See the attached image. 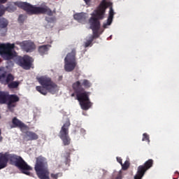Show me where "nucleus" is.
<instances>
[{"mask_svg":"<svg viewBox=\"0 0 179 179\" xmlns=\"http://www.w3.org/2000/svg\"><path fill=\"white\" fill-rule=\"evenodd\" d=\"M111 5H113L111 1L108 0H103L98 8L92 14V17L90 19V28L93 31L94 36L93 35H90L87 37L86 41L85 42V48L89 47V45L92 44L94 37H99V36L103 33V31H100V22H99V19H104V13L106 12V9H107L108 6H110L109 10V15L107 20L103 23L102 27L103 29H108V27L111 26L113 19H114V15H115L114 9H113Z\"/></svg>","mask_w":179,"mask_h":179,"instance_id":"nucleus-1","label":"nucleus"},{"mask_svg":"<svg viewBox=\"0 0 179 179\" xmlns=\"http://www.w3.org/2000/svg\"><path fill=\"white\" fill-rule=\"evenodd\" d=\"M10 162V164L17 167L19 170L22 173V174H26V176H31V170L33 168L29 166L24 159L22 157L16 155H8L3 154L0 156V170L5 169L8 166V162Z\"/></svg>","mask_w":179,"mask_h":179,"instance_id":"nucleus-2","label":"nucleus"},{"mask_svg":"<svg viewBox=\"0 0 179 179\" xmlns=\"http://www.w3.org/2000/svg\"><path fill=\"white\" fill-rule=\"evenodd\" d=\"M83 87L86 89L92 87V83L87 80H81L73 84V89L76 93V99L78 100L83 110H89L92 107V102L89 99L90 92L83 90Z\"/></svg>","mask_w":179,"mask_h":179,"instance_id":"nucleus-3","label":"nucleus"},{"mask_svg":"<svg viewBox=\"0 0 179 179\" xmlns=\"http://www.w3.org/2000/svg\"><path fill=\"white\" fill-rule=\"evenodd\" d=\"M16 6L21 8V9H24V10H26L29 15H37L38 13H46L48 16L52 15V11H51L47 6L37 7L22 1L8 3V6L6 7V10L12 13V12L16 10Z\"/></svg>","mask_w":179,"mask_h":179,"instance_id":"nucleus-4","label":"nucleus"},{"mask_svg":"<svg viewBox=\"0 0 179 179\" xmlns=\"http://www.w3.org/2000/svg\"><path fill=\"white\" fill-rule=\"evenodd\" d=\"M37 79L38 82L40 83V85H41L42 87H36V90L41 94L45 96V94H47L46 90H48L49 93H52V94H55V93H58L59 91V87L52 82L50 77L43 76L37 78Z\"/></svg>","mask_w":179,"mask_h":179,"instance_id":"nucleus-5","label":"nucleus"},{"mask_svg":"<svg viewBox=\"0 0 179 179\" xmlns=\"http://www.w3.org/2000/svg\"><path fill=\"white\" fill-rule=\"evenodd\" d=\"M20 99L16 94L9 95V92H0V104L7 103V107L10 111H13L17 103Z\"/></svg>","mask_w":179,"mask_h":179,"instance_id":"nucleus-6","label":"nucleus"},{"mask_svg":"<svg viewBox=\"0 0 179 179\" xmlns=\"http://www.w3.org/2000/svg\"><path fill=\"white\" fill-rule=\"evenodd\" d=\"M0 55L3 59H12L16 56L15 52V43H0Z\"/></svg>","mask_w":179,"mask_h":179,"instance_id":"nucleus-7","label":"nucleus"},{"mask_svg":"<svg viewBox=\"0 0 179 179\" xmlns=\"http://www.w3.org/2000/svg\"><path fill=\"white\" fill-rule=\"evenodd\" d=\"M76 52L73 50L68 53L64 58V69L66 72H72L76 67V59H75Z\"/></svg>","mask_w":179,"mask_h":179,"instance_id":"nucleus-8","label":"nucleus"},{"mask_svg":"<svg viewBox=\"0 0 179 179\" xmlns=\"http://www.w3.org/2000/svg\"><path fill=\"white\" fill-rule=\"evenodd\" d=\"M33 58L29 56L25 55L22 57H19L17 64L20 66H22L23 69H30L31 68V65H33Z\"/></svg>","mask_w":179,"mask_h":179,"instance_id":"nucleus-9","label":"nucleus"},{"mask_svg":"<svg viewBox=\"0 0 179 179\" xmlns=\"http://www.w3.org/2000/svg\"><path fill=\"white\" fill-rule=\"evenodd\" d=\"M13 123V128H20V129L22 131V132H27V134L29 135H34L33 133H31L29 131V127L24 123H23L22 121H20L19 119L14 117L12 120Z\"/></svg>","mask_w":179,"mask_h":179,"instance_id":"nucleus-10","label":"nucleus"},{"mask_svg":"<svg viewBox=\"0 0 179 179\" xmlns=\"http://www.w3.org/2000/svg\"><path fill=\"white\" fill-rule=\"evenodd\" d=\"M18 44L26 52H33L36 50V45L31 41H25Z\"/></svg>","mask_w":179,"mask_h":179,"instance_id":"nucleus-11","label":"nucleus"},{"mask_svg":"<svg viewBox=\"0 0 179 179\" xmlns=\"http://www.w3.org/2000/svg\"><path fill=\"white\" fill-rule=\"evenodd\" d=\"M151 167H153V159H148L143 165H140L138 167L137 173L145 176L147 170H149Z\"/></svg>","mask_w":179,"mask_h":179,"instance_id":"nucleus-12","label":"nucleus"},{"mask_svg":"<svg viewBox=\"0 0 179 179\" xmlns=\"http://www.w3.org/2000/svg\"><path fill=\"white\" fill-rule=\"evenodd\" d=\"M73 18L79 23H85L86 19H87V14L84 13H76L73 15Z\"/></svg>","mask_w":179,"mask_h":179,"instance_id":"nucleus-13","label":"nucleus"},{"mask_svg":"<svg viewBox=\"0 0 179 179\" xmlns=\"http://www.w3.org/2000/svg\"><path fill=\"white\" fill-rule=\"evenodd\" d=\"M69 127H71V122L69 119H66L60 130V135H68L69 134Z\"/></svg>","mask_w":179,"mask_h":179,"instance_id":"nucleus-14","label":"nucleus"},{"mask_svg":"<svg viewBox=\"0 0 179 179\" xmlns=\"http://www.w3.org/2000/svg\"><path fill=\"white\" fill-rule=\"evenodd\" d=\"M50 48H51V45H43L38 47V51L40 55H47L48 51H50Z\"/></svg>","mask_w":179,"mask_h":179,"instance_id":"nucleus-15","label":"nucleus"},{"mask_svg":"<svg viewBox=\"0 0 179 179\" xmlns=\"http://www.w3.org/2000/svg\"><path fill=\"white\" fill-rule=\"evenodd\" d=\"M62 156L64 158L66 166H69V163H71V150H66Z\"/></svg>","mask_w":179,"mask_h":179,"instance_id":"nucleus-16","label":"nucleus"},{"mask_svg":"<svg viewBox=\"0 0 179 179\" xmlns=\"http://www.w3.org/2000/svg\"><path fill=\"white\" fill-rule=\"evenodd\" d=\"M60 138L62 139L64 146H68L71 144V138L68 135H60Z\"/></svg>","mask_w":179,"mask_h":179,"instance_id":"nucleus-17","label":"nucleus"},{"mask_svg":"<svg viewBox=\"0 0 179 179\" xmlns=\"http://www.w3.org/2000/svg\"><path fill=\"white\" fill-rule=\"evenodd\" d=\"M46 22H48V24L46 27L48 29H51V27H54V23H55V19L53 17H47Z\"/></svg>","mask_w":179,"mask_h":179,"instance_id":"nucleus-18","label":"nucleus"},{"mask_svg":"<svg viewBox=\"0 0 179 179\" xmlns=\"http://www.w3.org/2000/svg\"><path fill=\"white\" fill-rule=\"evenodd\" d=\"M23 139L25 142H27L29 141H36V139H38V136H37V135H25V136H24Z\"/></svg>","mask_w":179,"mask_h":179,"instance_id":"nucleus-19","label":"nucleus"},{"mask_svg":"<svg viewBox=\"0 0 179 179\" xmlns=\"http://www.w3.org/2000/svg\"><path fill=\"white\" fill-rule=\"evenodd\" d=\"M6 69H8V66L0 68V80L3 82L5 80V75H6Z\"/></svg>","mask_w":179,"mask_h":179,"instance_id":"nucleus-20","label":"nucleus"},{"mask_svg":"<svg viewBox=\"0 0 179 179\" xmlns=\"http://www.w3.org/2000/svg\"><path fill=\"white\" fill-rule=\"evenodd\" d=\"M8 24H9L8 20L5 18L0 19V27H1V29H5V27H8Z\"/></svg>","mask_w":179,"mask_h":179,"instance_id":"nucleus-21","label":"nucleus"},{"mask_svg":"<svg viewBox=\"0 0 179 179\" xmlns=\"http://www.w3.org/2000/svg\"><path fill=\"white\" fill-rule=\"evenodd\" d=\"M20 83L17 81H13L8 84L9 89H15V87H17L19 86Z\"/></svg>","mask_w":179,"mask_h":179,"instance_id":"nucleus-22","label":"nucleus"},{"mask_svg":"<svg viewBox=\"0 0 179 179\" xmlns=\"http://www.w3.org/2000/svg\"><path fill=\"white\" fill-rule=\"evenodd\" d=\"M122 169L124 171H126L127 169H129V162L125 161L124 164H122Z\"/></svg>","mask_w":179,"mask_h":179,"instance_id":"nucleus-23","label":"nucleus"},{"mask_svg":"<svg viewBox=\"0 0 179 179\" xmlns=\"http://www.w3.org/2000/svg\"><path fill=\"white\" fill-rule=\"evenodd\" d=\"M13 76L8 74L6 77V81L4 82V84L9 83L13 80Z\"/></svg>","mask_w":179,"mask_h":179,"instance_id":"nucleus-24","label":"nucleus"},{"mask_svg":"<svg viewBox=\"0 0 179 179\" xmlns=\"http://www.w3.org/2000/svg\"><path fill=\"white\" fill-rule=\"evenodd\" d=\"M6 10V8L5 6L0 4V16H3V15H5Z\"/></svg>","mask_w":179,"mask_h":179,"instance_id":"nucleus-25","label":"nucleus"},{"mask_svg":"<svg viewBox=\"0 0 179 179\" xmlns=\"http://www.w3.org/2000/svg\"><path fill=\"white\" fill-rule=\"evenodd\" d=\"M50 177L52 179H58V177H62V173H51Z\"/></svg>","mask_w":179,"mask_h":179,"instance_id":"nucleus-26","label":"nucleus"},{"mask_svg":"<svg viewBox=\"0 0 179 179\" xmlns=\"http://www.w3.org/2000/svg\"><path fill=\"white\" fill-rule=\"evenodd\" d=\"M24 19H26V17L23 15H20L18 17V21L20 22V23H22V22H24Z\"/></svg>","mask_w":179,"mask_h":179,"instance_id":"nucleus-27","label":"nucleus"},{"mask_svg":"<svg viewBox=\"0 0 179 179\" xmlns=\"http://www.w3.org/2000/svg\"><path fill=\"white\" fill-rule=\"evenodd\" d=\"M143 176L145 175H141V173H137L136 175L134 176V179H142L143 178Z\"/></svg>","mask_w":179,"mask_h":179,"instance_id":"nucleus-28","label":"nucleus"},{"mask_svg":"<svg viewBox=\"0 0 179 179\" xmlns=\"http://www.w3.org/2000/svg\"><path fill=\"white\" fill-rule=\"evenodd\" d=\"M117 162L120 163V164H122V159L121 157H117Z\"/></svg>","mask_w":179,"mask_h":179,"instance_id":"nucleus-29","label":"nucleus"},{"mask_svg":"<svg viewBox=\"0 0 179 179\" xmlns=\"http://www.w3.org/2000/svg\"><path fill=\"white\" fill-rule=\"evenodd\" d=\"M143 141H149V136L144 135V137L143 138Z\"/></svg>","mask_w":179,"mask_h":179,"instance_id":"nucleus-30","label":"nucleus"},{"mask_svg":"<svg viewBox=\"0 0 179 179\" xmlns=\"http://www.w3.org/2000/svg\"><path fill=\"white\" fill-rule=\"evenodd\" d=\"M84 1L87 5H89V3H90V0H84Z\"/></svg>","mask_w":179,"mask_h":179,"instance_id":"nucleus-31","label":"nucleus"},{"mask_svg":"<svg viewBox=\"0 0 179 179\" xmlns=\"http://www.w3.org/2000/svg\"><path fill=\"white\" fill-rule=\"evenodd\" d=\"M8 0H0V3H6Z\"/></svg>","mask_w":179,"mask_h":179,"instance_id":"nucleus-32","label":"nucleus"},{"mask_svg":"<svg viewBox=\"0 0 179 179\" xmlns=\"http://www.w3.org/2000/svg\"><path fill=\"white\" fill-rule=\"evenodd\" d=\"M2 139H3V138H2V136L0 135V142H2Z\"/></svg>","mask_w":179,"mask_h":179,"instance_id":"nucleus-33","label":"nucleus"},{"mask_svg":"<svg viewBox=\"0 0 179 179\" xmlns=\"http://www.w3.org/2000/svg\"><path fill=\"white\" fill-rule=\"evenodd\" d=\"M176 174H178V177H179V173H178V171H176Z\"/></svg>","mask_w":179,"mask_h":179,"instance_id":"nucleus-34","label":"nucleus"},{"mask_svg":"<svg viewBox=\"0 0 179 179\" xmlns=\"http://www.w3.org/2000/svg\"><path fill=\"white\" fill-rule=\"evenodd\" d=\"M71 96H75V94H72Z\"/></svg>","mask_w":179,"mask_h":179,"instance_id":"nucleus-35","label":"nucleus"},{"mask_svg":"<svg viewBox=\"0 0 179 179\" xmlns=\"http://www.w3.org/2000/svg\"><path fill=\"white\" fill-rule=\"evenodd\" d=\"M178 178H173V179H178Z\"/></svg>","mask_w":179,"mask_h":179,"instance_id":"nucleus-36","label":"nucleus"},{"mask_svg":"<svg viewBox=\"0 0 179 179\" xmlns=\"http://www.w3.org/2000/svg\"><path fill=\"white\" fill-rule=\"evenodd\" d=\"M0 135H1V129H0Z\"/></svg>","mask_w":179,"mask_h":179,"instance_id":"nucleus-37","label":"nucleus"}]
</instances>
